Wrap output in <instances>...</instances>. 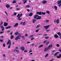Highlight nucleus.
<instances>
[{"label":"nucleus","instance_id":"f257e3e1","mask_svg":"<svg viewBox=\"0 0 61 61\" xmlns=\"http://www.w3.org/2000/svg\"><path fill=\"white\" fill-rule=\"evenodd\" d=\"M23 15V14L22 13L20 14H18L17 15V17H18L17 20H22V18H20V17Z\"/></svg>","mask_w":61,"mask_h":61},{"label":"nucleus","instance_id":"f03ea898","mask_svg":"<svg viewBox=\"0 0 61 61\" xmlns=\"http://www.w3.org/2000/svg\"><path fill=\"white\" fill-rule=\"evenodd\" d=\"M52 44H51V46L50 45H49L48 47L45 48L44 51V52H46L48 49H50V47H52Z\"/></svg>","mask_w":61,"mask_h":61},{"label":"nucleus","instance_id":"7ed1b4c3","mask_svg":"<svg viewBox=\"0 0 61 61\" xmlns=\"http://www.w3.org/2000/svg\"><path fill=\"white\" fill-rule=\"evenodd\" d=\"M7 44V45H8L9 44V46H8V48H10V47L11 46V41L10 40H9Z\"/></svg>","mask_w":61,"mask_h":61},{"label":"nucleus","instance_id":"20e7f679","mask_svg":"<svg viewBox=\"0 0 61 61\" xmlns=\"http://www.w3.org/2000/svg\"><path fill=\"white\" fill-rule=\"evenodd\" d=\"M37 14L38 15H46V13L45 12H42L41 13V12H37Z\"/></svg>","mask_w":61,"mask_h":61},{"label":"nucleus","instance_id":"39448f33","mask_svg":"<svg viewBox=\"0 0 61 61\" xmlns=\"http://www.w3.org/2000/svg\"><path fill=\"white\" fill-rule=\"evenodd\" d=\"M54 22L56 23L57 24H59V20L58 19H57L56 20H54Z\"/></svg>","mask_w":61,"mask_h":61},{"label":"nucleus","instance_id":"423d86ee","mask_svg":"<svg viewBox=\"0 0 61 61\" xmlns=\"http://www.w3.org/2000/svg\"><path fill=\"white\" fill-rule=\"evenodd\" d=\"M57 3L58 5H59V7L61 6V0L59 1H58L57 2Z\"/></svg>","mask_w":61,"mask_h":61},{"label":"nucleus","instance_id":"0eeeda50","mask_svg":"<svg viewBox=\"0 0 61 61\" xmlns=\"http://www.w3.org/2000/svg\"><path fill=\"white\" fill-rule=\"evenodd\" d=\"M41 19V16H38V17L36 19V20H40Z\"/></svg>","mask_w":61,"mask_h":61},{"label":"nucleus","instance_id":"6e6552de","mask_svg":"<svg viewBox=\"0 0 61 61\" xmlns=\"http://www.w3.org/2000/svg\"><path fill=\"white\" fill-rule=\"evenodd\" d=\"M49 26V25L47 26H44L43 27L44 28H45L46 29H48Z\"/></svg>","mask_w":61,"mask_h":61},{"label":"nucleus","instance_id":"1a4fd4ad","mask_svg":"<svg viewBox=\"0 0 61 61\" xmlns=\"http://www.w3.org/2000/svg\"><path fill=\"white\" fill-rule=\"evenodd\" d=\"M0 28H2V31H4V27L3 26H0Z\"/></svg>","mask_w":61,"mask_h":61},{"label":"nucleus","instance_id":"9d476101","mask_svg":"<svg viewBox=\"0 0 61 61\" xmlns=\"http://www.w3.org/2000/svg\"><path fill=\"white\" fill-rule=\"evenodd\" d=\"M22 24L23 25H25L26 24H25V22H21L20 23V25H22Z\"/></svg>","mask_w":61,"mask_h":61},{"label":"nucleus","instance_id":"9b49d317","mask_svg":"<svg viewBox=\"0 0 61 61\" xmlns=\"http://www.w3.org/2000/svg\"><path fill=\"white\" fill-rule=\"evenodd\" d=\"M18 39H20V38H19L18 36H17V37L15 38V40H17Z\"/></svg>","mask_w":61,"mask_h":61},{"label":"nucleus","instance_id":"f8f14e48","mask_svg":"<svg viewBox=\"0 0 61 61\" xmlns=\"http://www.w3.org/2000/svg\"><path fill=\"white\" fill-rule=\"evenodd\" d=\"M41 3L44 4H45L46 3H47V1L46 0H43V1L41 2Z\"/></svg>","mask_w":61,"mask_h":61},{"label":"nucleus","instance_id":"ddd939ff","mask_svg":"<svg viewBox=\"0 0 61 61\" xmlns=\"http://www.w3.org/2000/svg\"><path fill=\"white\" fill-rule=\"evenodd\" d=\"M38 15H35L34 16V19H36V18H37V17H38Z\"/></svg>","mask_w":61,"mask_h":61},{"label":"nucleus","instance_id":"4468645a","mask_svg":"<svg viewBox=\"0 0 61 61\" xmlns=\"http://www.w3.org/2000/svg\"><path fill=\"white\" fill-rule=\"evenodd\" d=\"M56 57L57 58H60L61 57V54H60L59 56H57Z\"/></svg>","mask_w":61,"mask_h":61},{"label":"nucleus","instance_id":"2eb2a0df","mask_svg":"<svg viewBox=\"0 0 61 61\" xmlns=\"http://www.w3.org/2000/svg\"><path fill=\"white\" fill-rule=\"evenodd\" d=\"M21 50H22V51H24V50H25V48L24 47V46H22L21 47Z\"/></svg>","mask_w":61,"mask_h":61},{"label":"nucleus","instance_id":"dca6fc26","mask_svg":"<svg viewBox=\"0 0 61 61\" xmlns=\"http://www.w3.org/2000/svg\"><path fill=\"white\" fill-rule=\"evenodd\" d=\"M18 24L17 23H16L15 25H14V27H17V25H18Z\"/></svg>","mask_w":61,"mask_h":61},{"label":"nucleus","instance_id":"f3484780","mask_svg":"<svg viewBox=\"0 0 61 61\" xmlns=\"http://www.w3.org/2000/svg\"><path fill=\"white\" fill-rule=\"evenodd\" d=\"M36 20L35 19H33L32 20V23H34V24H35V22H36Z\"/></svg>","mask_w":61,"mask_h":61},{"label":"nucleus","instance_id":"a211bd4d","mask_svg":"<svg viewBox=\"0 0 61 61\" xmlns=\"http://www.w3.org/2000/svg\"><path fill=\"white\" fill-rule=\"evenodd\" d=\"M54 36L55 38H58V36L57 34H55Z\"/></svg>","mask_w":61,"mask_h":61},{"label":"nucleus","instance_id":"6ab92c4d","mask_svg":"<svg viewBox=\"0 0 61 61\" xmlns=\"http://www.w3.org/2000/svg\"><path fill=\"white\" fill-rule=\"evenodd\" d=\"M59 52H56L54 55V56H57V54H58L59 53Z\"/></svg>","mask_w":61,"mask_h":61},{"label":"nucleus","instance_id":"aec40b11","mask_svg":"<svg viewBox=\"0 0 61 61\" xmlns=\"http://www.w3.org/2000/svg\"><path fill=\"white\" fill-rule=\"evenodd\" d=\"M11 27V26H9L8 27H6L5 28V29H9V28H10Z\"/></svg>","mask_w":61,"mask_h":61},{"label":"nucleus","instance_id":"412c9836","mask_svg":"<svg viewBox=\"0 0 61 61\" xmlns=\"http://www.w3.org/2000/svg\"><path fill=\"white\" fill-rule=\"evenodd\" d=\"M10 6L8 4H7L6 5V7L7 8H8L9 7H10Z\"/></svg>","mask_w":61,"mask_h":61},{"label":"nucleus","instance_id":"4be33fe9","mask_svg":"<svg viewBox=\"0 0 61 61\" xmlns=\"http://www.w3.org/2000/svg\"><path fill=\"white\" fill-rule=\"evenodd\" d=\"M7 23H5L4 24V26H6L7 25Z\"/></svg>","mask_w":61,"mask_h":61},{"label":"nucleus","instance_id":"5701e85b","mask_svg":"<svg viewBox=\"0 0 61 61\" xmlns=\"http://www.w3.org/2000/svg\"><path fill=\"white\" fill-rule=\"evenodd\" d=\"M33 15V13H31L30 14H29V16H32Z\"/></svg>","mask_w":61,"mask_h":61},{"label":"nucleus","instance_id":"b1692460","mask_svg":"<svg viewBox=\"0 0 61 61\" xmlns=\"http://www.w3.org/2000/svg\"><path fill=\"white\" fill-rule=\"evenodd\" d=\"M57 34L59 36H61V33L60 32H58L57 33Z\"/></svg>","mask_w":61,"mask_h":61},{"label":"nucleus","instance_id":"393cba45","mask_svg":"<svg viewBox=\"0 0 61 61\" xmlns=\"http://www.w3.org/2000/svg\"><path fill=\"white\" fill-rule=\"evenodd\" d=\"M54 8L55 9V10H57V6H54Z\"/></svg>","mask_w":61,"mask_h":61},{"label":"nucleus","instance_id":"a878e982","mask_svg":"<svg viewBox=\"0 0 61 61\" xmlns=\"http://www.w3.org/2000/svg\"><path fill=\"white\" fill-rule=\"evenodd\" d=\"M24 2L23 3L24 4H25L27 2V0H22Z\"/></svg>","mask_w":61,"mask_h":61},{"label":"nucleus","instance_id":"bb28decb","mask_svg":"<svg viewBox=\"0 0 61 61\" xmlns=\"http://www.w3.org/2000/svg\"><path fill=\"white\" fill-rule=\"evenodd\" d=\"M40 24L38 25H37L36 27V28H38V27H40Z\"/></svg>","mask_w":61,"mask_h":61},{"label":"nucleus","instance_id":"cd10ccee","mask_svg":"<svg viewBox=\"0 0 61 61\" xmlns=\"http://www.w3.org/2000/svg\"><path fill=\"white\" fill-rule=\"evenodd\" d=\"M43 45L42 44L41 45H40V46H39V48H40V47H43Z\"/></svg>","mask_w":61,"mask_h":61},{"label":"nucleus","instance_id":"c85d7f7f","mask_svg":"<svg viewBox=\"0 0 61 61\" xmlns=\"http://www.w3.org/2000/svg\"><path fill=\"white\" fill-rule=\"evenodd\" d=\"M14 36L13 35H12V36H10V38L11 39H13V38H14Z\"/></svg>","mask_w":61,"mask_h":61},{"label":"nucleus","instance_id":"c756f323","mask_svg":"<svg viewBox=\"0 0 61 61\" xmlns=\"http://www.w3.org/2000/svg\"><path fill=\"white\" fill-rule=\"evenodd\" d=\"M33 37H34V36H33V35H31L30 36V37H29L30 38H33Z\"/></svg>","mask_w":61,"mask_h":61},{"label":"nucleus","instance_id":"7c9ffc66","mask_svg":"<svg viewBox=\"0 0 61 61\" xmlns=\"http://www.w3.org/2000/svg\"><path fill=\"white\" fill-rule=\"evenodd\" d=\"M18 36L19 37H20L21 36H21V34L19 33H18Z\"/></svg>","mask_w":61,"mask_h":61},{"label":"nucleus","instance_id":"2f4dec72","mask_svg":"<svg viewBox=\"0 0 61 61\" xmlns=\"http://www.w3.org/2000/svg\"><path fill=\"white\" fill-rule=\"evenodd\" d=\"M15 35H17L18 34V32H16L14 33Z\"/></svg>","mask_w":61,"mask_h":61},{"label":"nucleus","instance_id":"473e14b6","mask_svg":"<svg viewBox=\"0 0 61 61\" xmlns=\"http://www.w3.org/2000/svg\"><path fill=\"white\" fill-rule=\"evenodd\" d=\"M46 13L48 14H50V12L49 11H46Z\"/></svg>","mask_w":61,"mask_h":61},{"label":"nucleus","instance_id":"72a5a7b5","mask_svg":"<svg viewBox=\"0 0 61 61\" xmlns=\"http://www.w3.org/2000/svg\"><path fill=\"white\" fill-rule=\"evenodd\" d=\"M49 44V41H48L46 43V45H48Z\"/></svg>","mask_w":61,"mask_h":61},{"label":"nucleus","instance_id":"f704fd0d","mask_svg":"<svg viewBox=\"0 0 61 61\" xmlns=\"http://www.w3.org/2000/svg\"><path fill=\"white\" fill-rule=\"evenodd\" d=\"M48 56V54L47 53V54H46L45 56V57H47Z\"/></svg>","mask_w":61,"mask_h":61},{"label":"nucleus","instance_id":"c9c22d12","mask_svg":"<svg viewBox=\"0 0 61 61\" xmlns=\"http://www.w3.org/2000/svg\"><path fill=\"white\" fill-rule=\"evenodd\" d=\"M16 3V1H13L12 2V3H13V4L14 3Z\"/></svg>","mask_w":61,"mask_h":61},{"label":"nucleus","instance_id":"e433bc0d","mask_svg":"<svg viewBox=\"0 0 61 61\" xmlns=\"http://www.w3.org/2000/svg\"><path fill=\"white\" fill-rule=\"evenodd\" d=\"M49 22V20H46V23H48Z\"/></svg>","mask_w":61,"mask_h":61},{"label":"nucleus","instance_id":"4c0bfd02","mask_svg":"<svg viewBox=\"0 0 61 61\" xmlns=\"http://www.w3.org/2000/svg\"><path fill=\"white\" fill-rule=\"evenodd\" d=\"M16 14H17V13L15 12L13 14L15 16L16 15Z\"/></svg>","mask_w":61,"mask_h":61},{"label":"nucleus","instance_id":"58836bf2","mask_svg":"<svg viewBox=\"0 0 61 61\" xmlns=\"http://www.w3.org/2000/svg\"><path fill=\"white\" fill-rule=\"evenodd\" d=\"M35 39V38L34 37L32 38L31 39V40H33Z\"/></svg>","mask_w":61,"mask_h":61},{"label":"nucleus","instance_id":"ea45409f","mask_svg":"<svg viewBox=\"0 0 61 61\" xmlns=\"http://www.w3.org/2000/svg\"><path fill=\"white\" fill-rule=\"evenodd\" d=\"M16 52L18 53H19V51L17 50H16Z\"/></svg>","mask_w":61,"mask_h":61},{"label":"nucleus","instance_id":"a19ab883","mask_svg":"<svg viewBox=\"0 0 61 61\" xmlns=\"http://www.w3.org/2000/svg\"><path fill=\"white\" fill-rule=\"evenodd\" d=\"M56 46H57V47H59V45L58 44H57L56 45Z\"/></svg>","mask_w":61,"mask_h":61},{"label":"nucleus","instance_id":"79ce46f5","mask_svg":"<svg viewBox=\"0 0 61 61\" xmlns=\"http://www.w3.org/2000/svg\"><path fill=\"white\" fill-rule=\"evenodd\" d=\"M3 22H2V21H1V23L0 24V25H3Z\"/></svg>","mask_w":61,"mask_h":61},{"label":"nucleus","instance_id":"37998d69","mask_svg":"<svg viewBox=\"0 0 61 61\" xmlns=\"http://www.w3.org/2000/svg\"><path fill=\"white\" fill-rule=\"evenodd\" d=\"M49 38V37L48 36H46L45 37V39H48V38Z\"/></svg>","mask_w":61,"mask_h":61},{"label":"nucleus","instance_id":"c03bdc74","mask_svg":"<svg viewBox=\"0 0 61 61\" xmlns=\"http://www.w3.org/2000/svg\"><path fill=\"white\" fill-rule=\"evenodd\" d=\"M56 52V51H55V50H53L52 51V55H53V54H53V53H54V52Z\"/></svg>","mask_w":61,"mask_h":61},{"label":"nucleus","instance_id":"a18cd8bd","mask_svg":"<svg viewBox=\"0 0 61 61\" xmlns=\"http://www.w3.org/2000/svg\"><path fill=\"white\" fill-rule=\"evenodd\" d=\"M0 42H3V40H2L0 39Z\"/></svg>","mask_w":61,"mask_h":61},{"label":"nucleus","instance_id":"49530a36","mask_svg":"<svg viewBox=\"0 0 61 61\" xmlns=\"http://www.w3.org/2000/svg\"><path fill=\"white\" fill-rule=\"evenodd\" d=\"M21 37H22L23 39H25V37L24 36H21Z\"/></svg>","mask_w":61,"mask_h":61},{"label":"nucleus","instance_id":"de8ad7c7","mask_svg":"<svg viewBox=\"0 0 61 61\" xmlns=\"http://www.w3.org/2000/svg\"><path fill=\"white\" fill-rule=\"evenodd\" d=\"M29 6H30L29 5H27L26 6V7L28 8L29 7Z\"/></svg>","mask_w":61,"mask_h":61},{"label":"nucleus","instance_id":"09e8293b","mask_svg":"<svg viewBox=\"0 0 61 61\" xmlns=\"http://www.w3.org/2000/svg\"><path fill=\"white\" fill-rule=\"evenodd\" d=\"M38 31H39V30H36L35 32H38Z\"/></svg>","mask_w":61,"mask_h":61},{"label":"nucleus","instance_id":"8fccbe9b","mask_svg":"<svg viewBox=\"0 0 61 61\" xmlns=\"http://www.w3.org/2000/svg\"><path fill=\"white\" fill-rule=\"evenodd\" d=\"M5 13L7 15V16H8V14H7V13L6 12V11H5Z\"/></svg>","mask_w":61,"mask_h":61},{"label":"nucleus","instance_id":"3c124183","mask_svg":"<svg viewBox=\"0 0 61 61\" xmlns=\"http://www.w3.org/2000/svg\"><path fill=\"white\" fill-rule=\"evenodd\" d=\"M46 42V41H45L43 42V43L44 44H45Z\"/></svg>","mask_w":61,"mask_h":61},{"label":"nucleus","instance_id":"603ef678","mask_svg":"<svg viewBox=\"0 0 61 61\" xmlns=\"http://www.w3.org/2000/svg\"><path fill=\"white\" fill-rule=\"evenodd\" d=\"M24 52L26 53V52H27V50H25L24 51Z\"/></svg>","mask_w":61,"mask_h":61},{"label":"nucleus","instance_id":"864d4df0","mask_svg":"<svg viewBox=\"0 0 61 61\" xmlns=\"http://www.w3.org/2000/svg\"><path fill=\"white\" fill-rule=\"evenodd\" d=\"M3 47H5V43H4L3 45Z\"/></svg>","mask_w":61,"mask_h":61},{"label":"nucleus","instance_id":"5fc2aeb1","mask_svg":"<svg viewBox=\"0 0 61 61\" xmlns=\"http://www.w3.org/2000/svg\"><path fill=\"white\" fill-rule=\"evenodd\" d=\"M16 10L17 11H18V10H19V8H17L16 9Z\"/></svg>","mask_w":61,"mask_h":61},{"label":"nucleus","instance_id":"6e6d98bb","mask_svg":"<svg viewBox=\"0 0 61 61\" xmlns=\"http://www.w3.org/2000/svg\"><path fill=\"white\" fill-rule=\"evenodd\" d=\"M49 31H50V30H46V31L47 32H49Z\"/></svg>","mask_w":61,"mask_h":61},{"label":"nucleus","instance_id":"4d7b16f0","mask_svg":"<svg viewBox=\"0 0 61 61\" xmlns=\"http://www.w3.org/2000/svg\"><path fill=\"white\" fill-rule=\"evenodd\" d=\"M27 10L28 12H29V11H30V10L29 9H27Z\"/></svg>","mask_w":61,"mask_h":61},{"label":"nucleus","instance_id":"13d9d810","mask_svg":"<svg viewBox=\"0 0 61 61\" xmlns=\"http://www.w3.org/2000/svg\"><path fill=\"white\" fill-rule=\"evenodd\" d=\"M53 60H54V59L52 58L51 60L49 61H53Z\"/></svg>","mask_w":61,"mask_h":61},{"label":"nucleus","instance_id":"bf43d9fd","mask_svg":"<svg viewBox=\"0 0 61 61\" xmlns=\"http://www.w3.org/2000/svg\"><path fill=\"white\" fill-rule=\"evenodd\" d=\"M11 32V31H10V30H8V31H7V33H9V32Z\"/></svg>","mask_w":61,"mask_h":61},{"label":"nucleus","instance_id":"052dcab7","mask_svg":"<svg viewBox=\"0 0 61 61\" xmlns=\"http://www.w3.org/2000/svg\"><path fill=\"white\" fill-rule=\"evenodd\" d=\"M32 51H29L28 53H30V52H32Z\"/></svg>","mask_w":61,"mask_h":61},{"label":"nucleus","instance_id":"680f3d73","mask_svg":"<svg viewBox=\"0 0 61 61\" xmlns=\"http://www.w3.org/2000/svg\"><path fill=\"white\" fill-rule=\"evenodd\" d=\"M29 43H30V42L29 41H28L27 42V44H29Z\"/></svg>","mask_w":61,"mask_h":61},{"label":"nucleus","instance_id":"e2e57ef3","mask_svg":"<svg viewBox=\"0 0 61 61\" xmlns=\"http://www.w3.org/2000/svg\"><path fill=\"white\" fill-rule=\"evenodd\" d=\"M4 31H1L0 33V34H2V33H4Z\"/></svg>","mask_w":61,"mask_h":61},{"label":"nucleus","instance_id":"0e129e2a","mask_svg":"<svg viewBox=\"0 0 61 61\" xmlns=\"http://www.w3.org/2000/svg\"><path fill=\"white\" fill-rule=\"evenodd\" d=\"M27 34H25V36H27Z\"/></svg>","mask_w":61,"mask_h":61},{"label":"nucleus","instance_id":"69168bd1","mask_svg":"<svg viewBox=\"0 0 61 61\" xmlns=\"http://www.w3.org/2000/svg\"><path fill=\"white\" fill-rule=\"evenodd\" d=\"M43 36H47V34H46L44 35Z\"/></svg>","mask_w":61,"mask_h":61},{"label":"nucleus","instance_id":"338daca9","mask_svg":"<svg viewBox=\"0 0 61 61\" xmlns=\"http://www.w3.org/2000/svg\"><path fill=\"white\" fill-rule=\"evenodd\" d=\"M12 33H13V32H11V33L10 34L11 35H12Z\"/></svg>","mask_w":61,"mask_h":61},{"label":"nucleus","instance_id":"774afa93","mask_svg":"<svg viewBox=\"0 0 61 61\" xmlns=\"http://www.w3.org/2000/svg\"><path fill=\"white\" fill-rule=\"evenodd\" d=\"M59 51L61 52V49H59Z\"/></svg>","mask_w":61,"mask_h":61}]
</instances>
